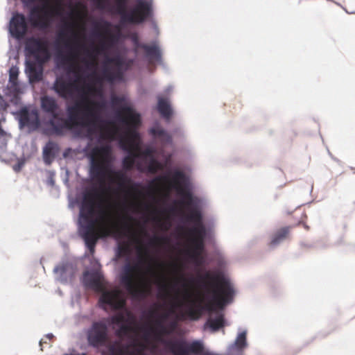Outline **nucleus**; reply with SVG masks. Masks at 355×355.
<instances>
[{
	"instance_id": "obj_1",
	"label": "nucleus",
	"mask_w": 355,
	"mask_h": 355,
	"mask_svg": "<svg viewBox=\"0 0 355 355\" xmlns=\"http://www.w3.org/2000/svg\"><path fill=\"white\" fill-rule=\"evenodd\" d=\"M190 225L189 232L191 235L192 250L189 251L191 263L198 275L189 277L190 282H196L204 290L205 295L210 300L224 306L231 303L235 293L234 287L224 272L220 270H209L205 268L211 260L205 250V240L211 237V230L203 223L202 208L183 215L178 219V226L183 228Z\"/></svg>"
},
{
	"instance_id": "obj_2",
	"label": "nucleus",
	"mask_w": 355,
	"mask_h": 355,
	"mask_svg": "<svg viewBox=\"0 0 355 355\" xmlns=\"http://www.w3.org/2000/svg\"><path fill=\"white\" fill-rule=\"evenodd\" d=\"M40 107L44 113L50 116L44 122L46 126L44 132L49 135L62 136L65 130L80 135L85 130L87 136L92 137L96 133L97 124L105 122L98 112L89 106L82 110L78 102L67 105L66 117L60 115L58 103L52 96H41Z\"/></svg>"
},
{
	"instance_id": "obj_3",
	"label": "nucleus",
	"mask_w": 355,
	"mask_h": 355,
	"mask_svg": "<svg viewBox=\"0 0 355 355\" xmlns=\"http://www.w3.org/2000/svg\"><path fill=\"white\" fill-rule=\"evenodd\" d=\"M99 306L107 311H119L116 314L96 322H94L87 331L88 344L93 347H100L105 345L108 338V327H116L115 334L121 336L128 333L129 323L132 319V313L125 308V301L115 289L105 290L98 300Z\"/></svg>"
},
{
	"instance_id": "obj_4",
	"label": "nucleus",
	"mask_w": 355,
	"mask_h": 355,
	"mask_svg": "<svg viewBox=\"0 0 355 355\" xmlns=\"http://www.w3.org/2000/svg\"><path fill=\"white\" fill-rule=\"evenodd\" d=\"M162 157V162L157 159L160 163V166L156 172L152 174L157 173L164 167L166 168V171L150 179L148 183L144 184V187L150 190L156 182L170 180L173 182L174 188L180 196V202L186 205L188 213L202 208V200L193 196V186L189 176L178 168L172 167V155L163 153Z\"/></svg>"
},
{
	"instance_id": "obj_5",
	"label": "nucleus",
	"mask_w": 355,
	"mask_h": 355,
	"mask_svg": "<svg viewBox=\"0 0 355 355\" xmlns=\"http://www.w3.org/2000/svg\"><path fill=\"white\" fill-rule=\"evenodd\" d=\"M181 287L184 288L182 305L185 313L191 320L198 319L202 312L207 311L210 313V315L205 323V328H209L211 332H216L225 327V320L222 310L229 303L227 302L222 306L218 304L216 301L210 300L205 295L209 303L202 305L198 295L193 297V294L187 288V284L184 280L181 283Z\"/></svg>"
},
{
	"instance_id": "obj_6",
	"label": "nucleus",
	"mask_w": 355,
	"mask_h": 355,
	"mask_svg": "<svg viewBox=\"0 0 355 355\" xmlns=\"http://www.w3.org/2000/svg\"><path fill=\"white\" fill-rule=\"evenodd\" d=\"M48 46V41L40 37H30L25 42L24 50L26 55L34 58L33 60H26L24 62V71L31 84L42 80L44 65L52 56Z\"/></svg>"
},
{
	"instance_id": "obj_7",
	"label": "nucleus",
	"mask_w": 355,
	"mask_h": 355,
	"mask_svg": "<svg viewBox=\"0 0 355 355\" xmlns=\"http://www.w3.org/2000/svg\"><path fill=\"white\" fill-rule=\"evenodd\" d=\"M118 146L125 153L122 165L125 171L130 170L135 166L139 172L153 173L160 166V163L155 157L157 153V148L153 144L146 146L138 153H134L132 150L134 148L130 143H126L121 139L118 141Z\"/></svg>"
},
{
	"instance_id": "obj_8",
	"label": "nucleus",
	"mask_w": 355,
	"mask_h": 355,
	"mask_svg": "<svg viewBox=\"0 0 355 355\" xmlns=\"http://www.w3.org/2000/svg\"><path fill=\"white\" fill-rule=\"evenodd\" d=\"M94 205L95 200L93 189H85L82 193V201L80 203L78 220V233L92 254L94 252L97 242V239L92 232L95 223L93 219Z\"/></svg>"
},
{
	"instance_id": "obj_9",
	"label": "nucleus",
	"mask_w": 355,
	"mask_h": 355,
	"mask_svg": "<svg viewBox=\"0 0 355 355\" xmlns=\"http://www.w3.org/2000/svg\"><path fill=\"white\" fill-rule=\"evenodd\" d=\"M110 10L120 16V24H140L153 15L152 0H135V4L127 10L130 0H114Z\"/></svg>"
},
{
	"instance_id": "obj_10",
	"label": "nucleus",
	"mask_w": 355,
	"mask_h": 355,
	"mask_svg": "<svg viewBox=\"0 0 355 355\" xmlns=\"http://www.w3.org/2000/svg\"><path fill=\"white\" fill-rule=\"evenodd\" d=\"M135 60L125 58L117 53L113 56L105 55L101 68V76L110 84L123 80L124 73L128 71Z\"/></svg>"
},
{
	"instance_id": "obj_11",
	"label": "nucleus",
	"mask_w": 355,
	"mask_h": 355,
	"mask_svg": "<svg viewBox=\"0 0 355 355\" xmlns=\"http://www.w3.org/2000/svg\"><path fill=\"white\" fill-rule=\"evenodd\" d=\"M162 343L172 355H198L204 350L202 341L198 340L188 343L183 338L165 339Z\"/></svg>"
},
{
	"instance_id": "obj_12",
	"label": "nucleus",
	"mask_w": 355,
	"mask_h": 355,
	"mask_svg": "<svg viewBox=\"0 0 355 355\" xmlns=\"http://www.w3.org/2000/svg\"><path fill=\"white\" fill-rule=\"evenodd\" d=\"M18 121L19 128H26L29 133L36 131L41 125L37 109L31 105H24L16 112H12Z\"/></svg>"
},
{
	"instance_id": "obj_13",
	"label": "nucleus",
	"mask_w": 355,
	"mask_h": 355,
	"mask_svg": "<svg viewBox=\"0 0 355 355\" xmlns=\"http://www.w3.org/2000/svg\"><path fill=\"white\" fill-rule=\"evenodd\" d=\"M138 119L130 118V122L128 125L124 127L127 135H128V142L135 149L138 151L142 150L141 148L142 145L141 136L138 128L141 125V117L139 113L137 114Z\"/></svg>"
},
{
	"instance_id": "obj_14",
	"label": "nucleus",
	"mask_w": 355,
	"mask_h": 355,
	"mask_svg": "<svg viewBox=\"0 0 355 355\" xmlns=\"http://www.w3.org/2000/svg\"><path fill=\"white\" fill-rule=\"evenodd\" d=\"M76 271V266L72 262L62 260L53 268L55 279L62 284L71 282Z\"/></svg>"
},
{
	"instance_id": "obj_15",
	"label": "nucleus",
	"mask_w": 355,
	"mask_h": 355,
	"mask_svg": "<svg viewBox=\"0 0 355 355\" xmlns=\"http://www.w3.org/2000/svg\"><path fill=\"white\" fill-rule=\"evenodd\" d=\"M28 8V19L33 27L37 28L41 31H46L51 27L53 21L51 17H48L47 20L41 19L40 12L43 8L42 6L40 5H33Z\"/></svg>"
},
{
	"instance_id": "obj_16",
	"label": "nucleus",
	"mask_w": 355,
	"mask_h": 355,
	"mask_svg": "<svg viewBox=\"0 0 355 355\" xmlns=\"http://www.w3.org/2000/svg\"><path fill=\"white\" fill-rule=\"evenodd\" d=\"M27 31V19L23 14L14 15L9 25V33L17 40L21 39Z\"/></svg>"
},
{
	"instance_id": "obj_17",
	"label": "nucleus",
	"mask_w": 355,
	"mask_h": 355,
	"mask_svg": "<svg viewBox=\"0 0 355 355\" xmlns=\"http://www.w3.org/2000/svg\"><path fill=\"white\" fill-rule=\"evenodd\" d=\"M135 45L137 47L141 48L145 51V58L151 62L153 60L157 61L163 67L165 64L162 60V53L160 47L155 44L153 45H148L146 44L139 43L137 37L133 39Z\"/></svg>"
},
{
	"instance_id": "obj_18",
	"label": "nucleus",
	"mask_w": 355,
	"mask_h": 355,
	"mask_svg": "<svg viewBox=\"0 0 355 355\" xmlns=\"http://www.w3.org/2000/svg\"><path fill=\"white\" fill-rule=\"evenodd\" d=\"M110 104L113 109L123 110L128 112V116L138 119L137 112L128 102L125 96L110 95Z\"/></svg>"
},
{
	"instance_id": "obj_19",
	"label": "nucleus",
	"mask_w": 355,
	"mask_h": 355,
	"mask_svg": "<svg viewBox=\"0 0 355 355\" xmlns=\"http://www.w3.org/2000/svg\"><path fill=\"white\" fill-rule=\"evenodd\" d=\"M136 268L137 265H132L128 259H127L119 274L120 284L128 291H131L133 288L132 272Z\"/></svg>"
},
{
	"instance_id": "obj_20",
	"label": "nucleus",
	"mask_w": 355,
	"mask_h": 355,
	"mask_svg": "<svg viewBox=\"0 0 355 355\" xmlns=\"http://www.w3.org/2000/svg\"><path fill=\"white\" fill-rule=\"evenodd\" d=\"M148 132L153 139L159 141L162 147L173 144L171 136L165 130L161 128L158 123L150 127Z\"/></svg>"
},
{
	"instance_id": "obj_21",
	"label": "nucleus",
	"mask_w": 355,
	"mask_h": 355,
	"mask_svg": "<svg viewBox=\"0 0 355 355\" xmlns=\"http://www.w3.org/2000/svg\"><path fill=\"white\" fill-rule=\"evenodd\" d=\"M60 150V146L57 143L49 141L42 149L44 163L47 166L51 165L55 157L58 155Z\"/></svg>"
},
{
	"instance_id": "obj_22",
	"label": "nucleus",
	"mask_w": 355,
	"mask_h": 355,
	"mask_svg": "<svg viewBox=\"0 0 355 355\" xmlns=\"http://www.w3.org/2000/svg\"><path fill=\"white\" fill-rule=\"evenodd\" d=\"M102 275L98 270L85 271L83 273V283L85 287L98 290L101 288Z\"/></svg>"
},
{
	"instance_id": "obj_23",
	"label": "nucleus",
	"mask_w": 355,
	"mask_h": 355,
	"mask_svg": "<svg viewBox=\"0 0 355 355\" xmlns=\"http://www.w3.org/2000/svg\"><path fill=\"white\" fill-rule=\"evenodd\" d=\"M111 25V22L103 17H100L98 19L94 20L92 22V26L89 29L87 39L89 40L94 41L96 39L101 38L102 37V34L99 29L109 28Z\"/></svg>"
},
{
	"instance_id": "obj_24",
	"label": "nucleus",
	"mask_w": 355,
	"mask_h": 355,
	"mask_svg": "<svg viewBox=\"0 0 355 355\" xmlns=\"http://www.w3.org/2000/svg\"><path fill=\"white\" fill-rule=\"evenodd\" d=\"M115 175L121 181V182L119 183V187L128 186L131 190L139 192V193L141 191L138 190L139 187L146 189L144 187V184H143L141 182L134 181L130 176L121 171H115Z\"/></svg>"
},
{
	"instance_id": "obj_25",
	"label": "nucleus",
	"mask_w": 355,
	"mask_h": 355,
	"mask_svg": "<svg viewBox=\"0 0 355 355\" xmlns=\"http://www.w3.org/2000/svg\"><path fill=\"white\" fill-rule=\"evenodd\" d=\"M101 355H132V352L128 344L116 341L108 345L107 352H103Z\"/></svg>"
},
{
	"instance_id": "obj_26",
	"label": "nucleus",
	"mask_w": 355,
	"mask_h": 355,
	"mask_svg": "<svg viewBox=\"0 0 355 355\" xmlns=\"http://www.w3.org/2000/svg\"><path fill=\"white\" fill-rule=\"evenodd\" d=\"M53 60L57 69L67 70V73L69 78H71L74 82L78 80L77 73L68 66L69 59L67 54L64 55L58 54L56 56H53Z\"/></svg>"
},
{
	"instance_id": "obj_27",
	"label": "nucleus",
	"mask_w": 355,
	"mask_h": 355,
	"mask_svg": "<svg viewBox=\"0 0 355 355\" xmlns=\"http://www.w3.org/2000/svg\"><path fill=\"white\" fill-rule=\"evenodd\" d=\"M106 122L109 123H119L125 127L130 122V118L128 116V112L123 110L114 109L113 114L110 116Z\"/></svg>"
},
{
	"instance_id": "obj_28",
	"label": "nucleus",
	"mask_w": 355,
	"mask_h": 355,
	"mask_svg": "<svg viewBox=\"0 0 355 355\" xmlns=\"http://www.w3.org/2000/svg\"><path fill=\"white\" fill-rule=\"evenodd\" d=\"M157 110L166 120H168L173 114V109L169 101L159 96H157Z\"/></svg>"
},
{
	"instance_id": "obj_29",
	"label": "nucleus",
	"mask_w": 355,
	"mask_h": 355,
	"mask_svg": "<svg viewBox=\"0 0 355 355\" xmlns=\"http://www.w3.org/2000/svg\"><path fill=\"white\" fill-rule=\"evenodd\" d=\"M53 89L62 98L67 99L72 96L69 85L64 81L55 80L53 85Z\"/></svg>"
},
{
	"instance_id": "obj_30",
	"label": "nucleus",
	"mask_w": 355,
	"mask_h": 355,
	"mask_svg": "<svg viewBox=\"0 0 355 355\" xmlns=\"http://www.w3.org/2000/svg\"><path fill=\"white\" fill-rule=\"evenodd\" d=\"M89 175L91 179H95L98 177H103L105 175V170L103 167L96 163L95 159L92 155H91L89 158Z\"/></svg>"
},
{
	"instance_id": "obj_31",
	"label": "nucleus",
	"mask_w": 355,
	"mask_h": 355,
	"mask_svg": "<svg viewBox=\"0 0 355 355\" xmlns=\"http://www.w3.org/2000/svg\"><path fill=\"white\" fill-rule=\"evenodd\" d=\"M59 29L55 35V41H58L59 43H65L67 40L64 38V36L67 35L68 32L71 31L69 23L67 21H63L58 25Z\"/></svg>"
},
{
	"instance_id": "obj_32",
	"label": "nucleus",
	"mask_w": 355,
	"mask_h": 355,
	"mask_svg": "<svg viewBox=\"0 0 355 355\" xmlns=\"http://www.w3.org/2000/svg\"><path fill=\"white\" fill-rule=\"evenodd\" d=\"M288 233V227H284L278 230L272 236L270 246L272 248L279 245L286 238Z\"/></svg>"
},
{
	"instance_id": "obj_33",
	"label": "nucleus",
	"mask_w": 355,
	"mask_h": 355,
	"mask_svg": "<svg viewBox=\"0 0 355 355\" xmlns=\"http://www.w3.org/2000/svg\"><path fill=\"white\" fill-rule=\"evenodd\" d=\"M53 47V56H56L58 54L60 55H64L67 54L68 55L71 49V46L68 42H65V43H62V45H61L60 43L58 42V41H54Z\"/></svg>"
},
{
	"instance_id": "obj_34",
	"label": "nucleus",
	"mask_w": 355,
	"mask_h": 355,
	"mask_svg": "<svg viewBox=\"0 0 355 355\" xmlns=\"http://www.w3.org/2000/svg\"><path fill=\"white\" fill-rule=\"evenodd\" d=\"M82 62L83 63V66L81 69V71L85 77H89L95 74V71L94 70V62L86 58H83L82 59Z\"/></svg>"
},
{
	"instance_id": "obj_35",
	"label": "nucleus",
	"mask_w": 355,
	"mask_h": 355,
	"mask_svg": "<svg viewBox=\"0 0 355 355\" xmlns=\"http://www.w3.org/2000/svg\"><path fill=\"white\" fill-rule=\"evenodd\" d=\"M19 75V69L17 67H12L9 69V83L10 87L15 91L18 87L17 78Z\"/></svg>"
},
{
	"instance_id": "obj_36",
	"label": "nucleus",
	"mask_w": 355,
	"mask_h": 355,
	"mask_svg": "<svg viewBox=\"0 0 355 355\" xmlns=\"http://www.w3.org/2000/svg\"><path fill=\"white\" fill-rule=\"evenodd\" d=\"M169 238L168 236L166 235H162L159 236L156 234H153L150 239L148 241V245H151L155 243L156 242L161 241H168Z\"/></svg>"
},
{
	"instance_id": "obj_37",
	"label": "nucleus",
	"mask_w": 355,
	"mask_h": 355,
	"mask_svg": "<svg viewBox=\"0 0 355 355\" xmlns=\"http://www.w3.org/2000/svg\"><path fill=\"white\" fill-rule=\"evenodd\" d=\"M48 178L46 181V184L49 186L53 187L55 186V172L53 170L47 171Z\"/></svg>"
},
{
	"instance_id": "obj_38",
	"label": "nucleus",
	"mask_w": 355,
	"mask_h": 355,
	"mask_svg": "<svg viewBox=\"0 0 355 355\" xmlns=\"http://www.w3.org/2000/svg\"><path fill=\"white\" fill-rule=\"evenodd\" d=\"M176 203V200H173V203H168L166 204L164 208L163 211L164 212H171L174 213L177 211L176 207L175 204Z\"/></svg>"
},
{
	"instance_id": "obj_39",
	"label": "nucleus",
	"mask_w": 355,
	"mask_h": 355,
	"mask_svg": "<svg viewBox=\"0 0 355 355\" xmlns=\"http://www.w3.org/2000/svg\"><path fill=\"white\" fill-rule=\"evenodd\" d=\"M83 49H84V54L85 56L87 58H94V53L95 49L93 45H92L91 49L86 48L85 45H83Z\"/></svg>"
},
{
	"instance_id": "obj_40",
	"label": "nucleus",
	"mask_w": 355,
	"mask_h": 355,
	"mask_svg": "<svg viewBox=\"0 0 355 355\" xmlns=\"http://www.w3.org/2000/svg\"><path fill=\"white\" fill-rule=\"evenodd\" d=\"M92 4L98 10H103L105 8L103 0H92Z\"/></svg>"
},
{
	"instance_id": "obj_41",
	"label": "nucleus",
	"mask_w": 355,
	"mask_h": 355,
	"mask_svg": "<svg viewBox=\"0 0 355 355\" xmlns=\"http://www.w3.org/2000/svg\"><path fill=\"white\" fill-rule=\"evenodd\" d=\"M156 326L157 329L161 331L162 333H165L166 331V327L164 325V324L161 320H157L156 322Z\"/></svg>"
},
{
	"instance_id": "obj_42",
	"label": "nucleus",
	"mask_w": 355,
	"mask_h": 355,
	"mask_svg": "<svg viewBox=\"0 0 355 355\" xmlns=\"http://www.w3.org/2000/svg\"><path fill=\"white\" fill-rule=\"evenodd\" d=\"M37 0H22V3L24 4V6L26 7H29L31 6H33V5H35V3L37 1Z\"/></svg>"
},
{
	"instance_id": "obj_43",
	"label": "nucleus",
	"mask_w": 355,
	"mask_h": 355,
	"mask_svg": "<svg viewBox=\"0 0 355 355\" xmlns=\"http://www.w3.org/2000/svg\"><path fill=\"white\" fill-rule=\"evenodd\" d=\"M166 289V285L163 284L161 287L158 288L157 296L161 297L162 295L163 291Z\"/></svg>"
},
{
	"instance_id": "obj_44",
	"label": "nucleus",
	"mask_w": 355,
	"mask_h": 355,
	"mask_svg": "<svg viewBox=\"0 0 355 355\" xmlns=\"http://www.w3.org/2000/svg\"><path fill=\"white\" fill-rule=\"evenodd\" d=\"M23 165H24V162H18L17 164H15L13 166L14 171H19Z\"/></svg>"
},
{
	"instance_id": "obj_45",
	"label": "nucleus",
	"mask_w": 355,
	"mask_h": 355,
	"mask_svg": "<svg viewBox=\"0 0 355 355\" xmlns=\"http://www.w3.org/2000/svg\"><path fill=\"white\" fill-rule=\"evenodd\" d=\"M65 178L63 179V182L64 184H68L69 182V171L68 170L67 168H65Z\"/></svg>"
},
{
	"instance_id": "obj_46",
	"label": "nucleus",
	"mask_w": 355,
	"mask_h": 355,
	"mask_svg": "<svg viewBox=\"0 0 355 355\" xmlns=\"http://www.w3.org/2000/svg\"><path fill=\"white\" fill-rule=\"evenodd\" d=\"M98 104L101 107L105 108L107 107L108 103L103 97H102V99Z\"/></svg>"
},
{
	"instance_id": "obj_47",
	"label": "nucleus",
	"mask_w": 355,
	"mask_h": 355,
	"mask_svg": "<svg viewBox=\"0 0 355 355\" xmlns=\"http://www.w3.org/2000/svg\"><path fill=\"white\" fill-rule=\"evenodd\" d=\"M71 148H66V149L64 150L63 153H62V157H63L64 158H67V157L69 156V153H71Z\"/></svg>"
},
{
	"instance_id": "obj_48",
	"label": "nucleus",
	"mask_w": 355,
	"mask_h": 355,
	"mask_svg": "<svg viewBox=\"0 0 355 355\" xmlns=\"http://www.w3.org/2000/svg\"><path fill=\"white\" fill-rule=\"evenodd\" d=\"M218 266L220 267V268H223L224 264H225V261L222 259H220L218 261Z\"/></svg>"
},
{
	"instance_id": "obj_49",
	"label": "nucleus",
	"mask_w": 355,
	"mask_h": 355,
	"mask_svg": "<svg viewBox=\"0 0 355 355\" xmlns=\"http://www.w3.org/2000/svg\"><path fill=\"white\" fill-rule=\"evenodd\" d=\"M141 216L144 219V224L146 225L148 222L147 216L145 215V214H142Z\"/></svg>"
},
{
	"instance_id": "obj_50",
	"label": "nucleus",
	"mask_w": 355,
	"mask_h": 355,
	"mask_svg": "<svg viewBox=\"0 0 355 355\" xmlns=\"http://www.w3.org/2000/svg\"><path fill=\"white\" fill-rule=\"evenodd\" d=\"M53 334L52 333H48L47 334H46V337L49 339H51L53 338Z\"/></svg>"
},
{
	"instance_id": "obj_51",
	"label": "nucleus",
	"mask_w": 355,
	"mask_h": 355,
	"mask_svg": "<svg viewBox=\"0 0 355 355\" xmlns=\"http://www.w3.org/2000/svg\"><path fill=\"white\" fill-rule=\"evenodd\" d=\"M73 87L78 92H80L82 90L80 87H78L76 85H73Z\"/></svg>"
},
{
	"instance_id": "obj_52",
	"label": "nucleus",
	"mask_w": 355,
	"mask_h": 355,
	"mask_svg": "<svg viewBox=\"0 0 355 355\" xmlns=\"http://www.w3.org/2000/svg\"><path fill=\"white\" fill-rule=\"evenodd\" d=\"M1 106H3V103H4V107L5 108L8 106V104L5 102V101H1Z\"/></svg>"
},
{
	"instance_id": "obj_53",
	"label": "nucleus",
	"mask_w": 355,
	"mask_h": 355,
	"mask_svg": "<svg viewBox=\"0 0 355 355\" xmlns=\"http://www.w3.org/2000/svg\"><path fill=\"white\" fill-rule=\"evenodd\" d=\"M57 15H59V16H61V15H62V12H57Z\"/></svg>"
},
{
	"instance_id": "obj_54",
	"label": "nucleus",
	"mask_w": 355,
	"mask_h": 355,
	"mask_svg": "<svg viewBox=\"0 0 355 355\" xmlns=\"http://www.w3.org/2000/svg\"><path fill=\"white\" fill-rule=\"evenodd\" d=\"M67 15H71V12H67Z\"/></svg>"
},
{
	"instance_id": "obj_55",
	"label": "nucleus",
	"mask_w": 355,
	"mask_h": 355,
	"mask_svg": "<svg viewBox=\"0 0 355 355\" xmlns=\"http://www.w3.org/2000/svg\"><path fill=\"white\" fill-rule=\"evenodd\" d=\"M82 355H87V354H85V353H83V354H82Z\"/></svg>"
}]
</instances>
